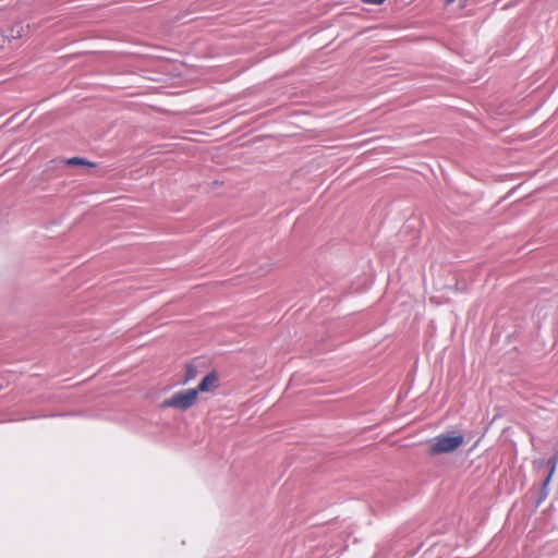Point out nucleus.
<instances>
[{"label":"nucleus","mask_w":558,"mask_h":558,"mask_svg":"<svg viewBox=\"0 0 558 558\" xmlns=\"http://www.w3.org/2000/svg\"><path fill=\"white\" fill-rule=\"evenodd\" d=\"M463 442L464 437L462 435L440 434L430 440L429 452L432 454L449 453L458 449Z\"/></svg>","instance_id":"obj_1"},{"label":"nucleus","mask_w":558,"mask_h":558,"mask_svg":"<svg viewBox=\"0 0 558 558\" xmlns=\"http://www.w3.org/2000/svg\"><path fill=\"white\" fill-rule=\"evenodd\" d=\"M196 399L197 395L194 389L181 390L172 395L170 398L165 399L161 407L186 411L196 402Z\"/></svg>","instance_id":"obj_2"},{"label":"nucleus","mask_w":558,"mask_h":558,"mask_svg":"<svg viewBox=\"0 0 558 558\" xmlns=\"http://www.w3.org/2000/svg\"><path fill=\"white\" fill-rule=\"evenodd\" d=\"M218 380H219L218 376L215 372L208 373L201 380V383L197 385V387L194 388V390L196 391V395H198L199 392H207V391H210L211 389L216 388L218 385Z\"/></svg>","instance_id":"obj_3"},{"label":"nucleus","mask_w":558,"mask_h":558,"mask_svg":"<svg viewBox=\"0 0 558 558\" xmlns=\"http://www.w3.org/2000/svg\"><path fill=\"white\" fill-rule=\"evenodd\" d=\"M550 482H551L550 474H546V476L544 477V480L538 488L535 507H539L548 497Z\"/></svg>","instance_id":"obj_4"},{"label":"nucleus","mask_w":558,"mask_h":558,"mask_svg":"<svg viewBox=\"0 0 558 558\" xmlns=\"http://www.w3.org/2000/svg\"><path fill=\"white\" fill-rule=\"evenodd\" d=\"M25 35V26L22 23H17L12 26L10 36L13 39L22 38Z\"/></svg>","instance_id":"obj_5"},{"label":"nucleus","mask_w":558,"mask_h":558,"mask_svg":"<svg viewBox=\"0 0 558 558\" xmlns=\"http://www.w3.org/2000/svg\"><path fill=\"white\" fill-rule=\"evenodd\" d=\"M66 165L69 166H87L95 167V165L84 158L73 157L66 160Z\"/></svg>","instance_id":"obj_6"},{"label":"nucleus","mask_w":558,"mask_h":558,"mask_svg":"<svg viewBox=\"0 0 558 558\" xmlns=\"http://www.w3.org/2000/svg\"><path fill=\"white\" fill-rule=\"evenodd\" d=\"M545 461H546V468L548 469L547 474H550V478H553V475L557 468L558 457H551L549 459H545Z\"/></svg>","instance_id":"obj_7"},{"label":"nucleus","mask_w":558,"mask_h":558,"mask_svg":"<svg viewBox=\"0 0 558 558\" xmlns=\"http://www.w3.org/2000/svg\"><path fill=\"white\" fill-rule=\"evenodd\" d=\"M196 376V369L192 365H186L184 383L190 381Z\"/></svg>","instance_id":"obj_8"},{"label":"nucleus","mask_w":558,"mask_h":558,"mask_svg":"<svg viewBox=\"0 0 558 558\" xmlns=\"http://www.w3.org/2000/svg\"><path fill=\"white\" fill-rule=\"evenodd\" d=\"M533 470L541 471L542 469L546 468V461L545 459H535L532 461Z\"/></svg>","instance_id":"obj_9"},{"label":"nucleus","mask_w":558,"mask_h":558,"mask_svg":"<svg viewBox=\"0 0 558 558\" xmlns=\"http://www.w3.org/2000/svg\"><path fill=\"white\" fill-rule=\"evenodd\" d=\"M364 3L368 4H381L385 0H362Z\"/></svg>","instance_id":"obj_10"},{"label":"nucleus","mask_w":558,"mask_h":558,"mask_svg":"<svg viewBox=\"0 0 558 558\" xmlns=\"http://www.w3.org/2000/svg\"><path fill=\"white\" fill-rule=\"evenodd\" d=\"M454 0H446V2L449 4L451 2H453Z\"/></svg>","instance_id":"obj_11"}]
</instances>
